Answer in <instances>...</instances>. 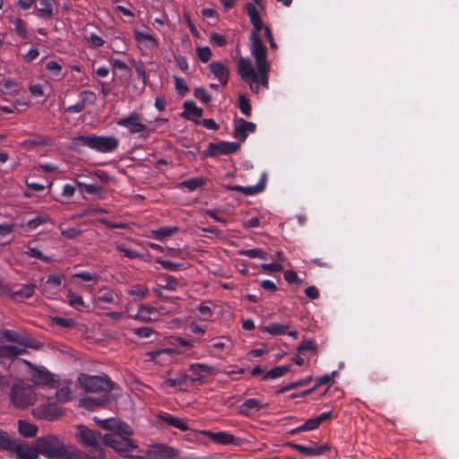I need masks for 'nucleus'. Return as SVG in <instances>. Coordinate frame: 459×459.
<instances>
[{"instance_id":"nucleus-61","label":"nucleus","mask_w":459,"mask_h":459,"mask_svg":"<svg viewBox=\"0 0 459 459\" xmlns=\"http://www.w3.org/2000/svg\"><path fill=\"white\" fill-rule=\"evenodd\" d=\"M284 279L289 283L301 284L303 282L302 280L298 277L297 273L292 270H288L284 273Z\"/></svg>"},{"instance_id":"nucleus-54","label":"nucleus","mask_w":459,"mask_h":459,"mask_svg":"<svg viewBox=\"0 0 459 459\" xmlns=\"http://www.w3.org/2000/svg\"><path fill=\"white\" fill-rule=\"evenodd\" d=\"M196 55L201 62L206 63L212 56V51L208 47H198L196 48Z\"/></svg>"},{"instance_id":"nucleus-51","label":"nucleus","mask_w":459,"mask_h":459,"mask_svg":"<svg viewBox=\"0 0 459 459\" xmlns=\"http://www.w3.org/2000/svg\"><path fill=\"white\" fill-rule=\"evenodd\" d=\"M134 333L141 339L150 338L152 334L155 333V331L149 326H143L139 328L133 329Z\"/></svg>"},{"instance_id":"nucleus-29","label":"nucleus","mask_w":459,"mask_h":459,"mask_svg":"<svg viewBox=\"0 0 459 459\" xmlns=\"http://www.w3.org/2000/svg\"><path fill=\"white\" fill-rule=\"evenodd\" d=\"M18 429L20 434L25 437H32L37 435L38 428L26 420H19Z\"/></svg>"},{"instance_id":"nucleus-19","label":"nucleus","mask_w":459,"mask_h":459,"mask_svg":"<svg viewBox=\"0 0 459 459\" xmlns=\"http://www.w3.org/2000/svg\"><path fill=\"white\" fill-rule=\"evenodd\" d=\"M35 415L42 420H54L62 415L61 411L53 404L40 405L35 410Z\"/></svg>"},{"instance_id":"nucleus-31","label":"nucleus","mask_w":459,"mask_h":459,"mask_svg":"<svg viewBox=\"0 0 459 459\" xmlns=\"http://www.w3.org/2000/svg\"><path fill=\"white\" fill-rule=\"evenodd\" d=\"M25 352L24 349L18 348L13 345L0 346V359L1 358H15L20 354Z\"/></svg>"},{"instance_id":"nucleus-56","label":"nucleus","mask_w":459,"mask_h":459,"mask_svg":"<svg viewBox=\"0 0 459 459\" xmlns=\"http://www.w3.org/2000/svg\"><path fill=\"white\" fill-rule=\"evenodd\" d=\"M80 97L85 106L87 104H94L97 100L96 94L91 91H82L80 93Z\"/></svg>"},{"instance_id":"nucleus-33","label":"nucleus","mask_w":459,"mask_h":459,"mask_svg":"<svg viewBox=\"0 0 459 459\" xmlns=\"http://www.w3.org/2000/svg\"><path fill=\"white\" fill-rule=\"evenodd\" d=\"M266 176L263 174L259 182L255 186H243L242 193L246 195H253L264 191L265 187Z\"/></svg>"},{"instance_id":"nucleus-52","label":"nucleus","mask_w":459,"mask_h":459,"mask_svg":"<svg viewBox=\"0 0 459 459\" xmlns=\"http://www.w3.org/2000/svg\"><path fill=\"white\" fill-rule=\"evenodd\" d=\"M26 254L30 257H36L44 262L52 261L51 257L43 255V253L38 247H29Z\"/></svg>"},{"instance_id":"nucleus-39","label":"nucleus","mask_w":459,"mask_h":459,"mask_svg":"<svg viewBox=\"0 0 459 459\" xmlns=\"http://www.w3.org/2000/svg\"><path fill=\"white\" fill-rule=\"evenodd\" d=\"M289 325L274 323L268 326H264L262 329V332L268 333L273 335L283 334L287 333Z\"/></svg>"},{"instance_id":"nucleus-11","label":"nucleus","mask_w":459,"mask_h":459,"mask_svg":"<svg viewBox=\"0 0 459 459\" xmlns=\"http://www.w3.org/2000/svg\"><path fill=\"white\" fill-rule=\"evenodd\" d=\"M250 41V51L255 60L256 67L260 65L269 64L266 60V48L264 46L256 31L251 32Z\"/></svg>"},{"instance_id":"nucleus-4","label":"nucleus","mask_w":459,"mask_h":459,"mask_svg":"<svg viewBox=\"0 0 459 459\" xmlns=\"http://www.w3.org/2000/svg\"><path fill=\"white\" fill-rule=\"evenodd\" d=\"M39 453L49 458L66 459L73 446H65L63 440L55 435L38 437L35 441Z\"/></svg>"},{"instance_id":"nucleus-57","label":"nucleus","mask_w":459,"mask_h":459,"mask_svg":"<svg viewBox=\"0 0 459 459\" xmlns=\"http://www.w3.org/2000/svg\"><path fill=\"white\" fill-rule=\"evenodd\" d=\"M246 10H247V15L250 19V22L260 18L259 11L257 9V4H255L253 3H248L246 4Z\"/></svg>"},{"instance_id":"nucleus-44","label":"nucleus","mask_w":459,"mask_h":459,"mask_svg":"<svg viewBox=\"0 0 459 459\" xmlns=\"http://www.w3.org/2000/svg\"><path fill=\"white\" fill-rule=\"evenodd\" d=\"M14 438L11 437L10 435L0 429V448L3 450L11 449L13 446Z\"/></svg>"},{"instance_id":"nucleus-18","label":"nucleus","mask_w":459,"mask_h":459,"mask_svg":"<svg viewBox=\"0 0 459 459\" xmlns=\"http://www.w3.org/2000/svg\"><path fill=\"white\" fill-rule=\"evenodd\" d=\"M39 5L35 8V14L41 19H50L55 14L56 3L55 0H38Z\"/></svg>"},{"instance_id":"nucleus-10","label":"nucleus","mask_w":459,"mask_h":459,"mask_svg":"<svg viewBox=\"0 0 459 459\" xmlns=\"http://www.w3.org/2000/svg\"><path fill=\"white\" fill-rule=\"evenodd\" d=\"M240 147V143L233 142H219L210 143L207 149L204 151L205 157H214L221 154H230L238 151Z\"/></svg>"},{"instance_id":"nucleus-53","label":"nucleus","mask_w":459,"mask_h":459,"mask_svg":"<svg viewBox=\"0 0 459 459\" xmlns=\"http://www.w3.org/2000/svg\"><path fill=\"white\" fill-rule=\"evenodd\" d=\"M52 321L58 326L63 328H72L75 325V321L72 318H64L60 316H55Z\"/></svg>"},{"instance_id":"nucleus-8","label":"nucleus","mask_w":459,"mask_h":459,"mask_svg":"<svg viewBox=\"0 0 459 459\" xmlns=\"http://www.w3.org/2000/svg\"><path fill=\"white\" fill-rule=\"evenodd\" d=\"M26 364L30 368V380L36 385L57 388L60 386L59 380L43 366H34L30 361Z\"/></svg>"},{"instance_id":"nucleus-5","label":"nucleus","mask_w":459,"mask_h":459,"mask_svg":"<svg viewBox=\"0 0 459 459\" xmlns=\"http://www.w3.org/2000/svg\"><path fill=\"white\" fill-rule=\"evenodd\" d=\"M11 402L20 409L33 405L37 401V394L32 385L19 382L12 386Z\"/></svg>"},{"instance_id":"nucleus-47","label":"nucleus","mask_w":459,"mask_h":459,"mask_svg":"<svg viewBox=\"0 0 459 459\" xmlns=\"http://www.w3.org/2000/svg\"><path fill=\"white\" fill-rule=\"evenodd\" d=\"M194 96L204 104H209L212 100V95L204 87L195 88Z\"/></svg>"},{"instance_id":"nucleus-17","label":"nucleus","mask_w":459,"mask_h":459,"mask_svg":"<svg viewBox=\"0 0 459 459\" xmlns=\"http://www.w3.org/2000/svg\"><path fill=\"white\" fill-rule=\"evenodd\" d=\"M9 450L13 451L19 459H38L39 454H40L37 446L36 448H32L28 446H23L18 443L15 438L13 447Z\"/></svg>"},{"instance_id":"nucleus-34","label":"nucleus","mask_w":459,"mask_h":459,"mask_svg":"<svg viewBox=\"0 0 459 459\" xmlns=\"http://www.w3.org/2000/svg\"><path fill=\"white\" fill-rule=\"evenodd\" d=\"M178 231V227H160V229L152 231V236L158 240H164Z\"/></svg>"},{"instance_id":"nucleus-2","label":"nucleus","mask_w":459,"mask_h":459,"mask_svg":"<svg viewBox=\"0 0 459 459\" xmlns=\"http://www.w3.org/2000/svg\"><path fill=\"white\" fill-rule=\"evenodd\" d=\"M119 140L113 135H79L72 138V149L78 151L82 147H88L99 152L108 153L116 151L118 147Z\"/></svg>"},{"instance_id":"nucleus-59","label":"nucleus","mask_w":459,"mask_h":459,"mask_svg":"<svg viewBox=\"0 0 459 459\" xmlns=\"http://www.w3.org/2000/svg\"><path fill=\"white\" fill-rule=\"evenodd\" d=\"M337 375H338L337 371H333L330 375L325 374L324 376L317 377L316 379V385H314V387H316V389L318 386L332 381L333 379V377H336Z\"/></svg>"},{"instance_id":"nucleus-14","label":"nucleus","mask_w":459,"mask_h":459,"mask_svg":"<svg viewBox=\"0 0 459 459\" xmlns=\"http://www.w3.org/2000/svg\"><path fill=\"white\" fill-rule=\"evenodd\" d=\"M285 446H290L307 456L321 455L330 449V446L326 444H325V445L314 444L312 446H303V445L296 444L293 442H287L285 444Z\"/></svg>"},{"instance_id":"nucleus-16","label":"nucleus","mask_w":459,"mask_h":459,"mask_svg":"<svg viewBox=\"0 0 459 459\" xmlns=\"http://www.w3.org/2000/svg\"><path fill=\"white\" fill-rule=\"evenodd\" d=\"M149 454L153 459H172L177 456L176 449L163 444L150 446Z\"/></svg>"},{"instance_id":"nucleus-62","label":"nucleus","mask_w":459,"mask_h":459,"mask_svg":"<svg viewBox=\"0 0 459 459\" xmlns=\"http://www.w3.org/2000/svg\"><path fill=\"white\" fill-rule=\"evenodd\" d=\"M82 230L78 228H66L61 230V235L66 238H74L80 236Z\"/></svg>"},{"instance_id":"nucleus-64","label":"nucleus","mask_w":459,"mask_h":459,"mask_svg":"<svg viewBox=\"0 0 459 459\" xmlns=\"http://www.w3.org/2000/svg\"><path fill=\"white\" fill-rule=\"evenodd\" d=\"M158 263L160 264L163 268L170 271H176L180 268H183L182 264L173 263L169 260H158Z\"/></svg>"},{"instance_id":"nucleus-50","label":"nucleus","mask_w":459,"mask_h":459,"mask_svg":"<svg viewBox=\"0 0 459 459\" xmlns=\"http://www.w3.org/2000/svg\"><path fill=\"white\" fill-rule=\"evenodd\" d=\"M48 221H49V217L48 215H39L31 220H30L28 222H27V226L30 229V230H35L37 229L39 226L42 225V224H45L47 223Z\"/></svg>"},{"instance_id":"nucleus-6","label":"nucleus","mask_w":459,"mask_h":459,"mask_svg":"<svg viewBox=\"0 0 459 459\" xmlns=\"http://www.w3.org/2000/svg\"><path fill=\"white\" fill-rule=\"evenodd\" d=\"M79 385L86 392H109L113 389V382L108 375L91 376L81 373L77 377Z\"/></svg>"},{"instance_id":"nucleus-27","label":"nucleus","mask_w":459,"mask_h":459,"mask_svg":"<svg viewBox=\"0 0 459 459\" xmlns=\"http://www.w3.org/2000/svg\"><path fill=\"white\" fill-rule=\"evenodd\" d=\"M189 377L186 373H178L175 377L167 378L161 384V388L168 389L170 387H177L185 385Z\"/></svg>"},{"instance_id":"nucleus-24","label":"nucleus","mask_w":459,"mask_h":459,"mask_svg":"<svg viewBox=\"0 0 459 459\" xmlns=\"http://www.w3.org/2000/svg\"><path fill=\"white\" fill-rule=\"evenodd\" d=\"M134 39L147 48H154L158 47V40L150 33L134 30Z\"/></svg>"},{"instance_id":"nucleus-32","label":"nucleus","mask_w":459,"mask_h":459,"mask_svg":"<svg viewBox=\"0 0 459 459\" xmlns=\"http://www.w3.org/2000/svg\"><path fill=\"white\" fill-rule=\"evenodd\" d=\"M36 285L33 283L24 284L19 290L13 291L12 297L13 299H28L33 296Z\"/></svg>"},{"instance_id":"nucleus-13","label":"nucleus","mask_w":459,"mask_h":459,"mask_svg":"<svg viewBox=\"0 0 459 459\" xmlns=\"http://www.w3.org/2000/svg\"><path fill=\"white\" fill-rule=\"evenodd\" d=\"M0 341L15 342L25 347H36V342L34 340L29 339L21 333L9 329H4L0 331Z\"/></svg>"},{"instance_id":"nucleus-37","label":"nucleus","mask_w":459,"mask_h":459,"mask_svg":"<svg viewBox=\"0 0 459 459\" xmlns=\"http://www.w3.org/2000/svg\"><path fill=\"white\" fill-rule=\"evenodd\" d=\"M14 26L15 33L22 39H28L29 34L27 30L26 22L21 18H13L11 20Z\"/></svg>"},{"instance_id":"nucleus-55","label":"nucleus","mask_w":459,"mask_h":459,"mask_svg":"<svg viewBox=\"0 0 459 459\" xmlns=\"http://www.w3.org/2000/svg\"><path fill=\"white\" fill-rule=\"evenodd\" d=\"M173 79L175 81L176 90L181 96H184L188 91V87L185 79L176 75L173 76Z\"/></svg>"},{"instance_id":"nucleus-43","label":"nucleus","mask_w":459,"mask_h":459,"mask_svg":"<svg viewBox=\"0 0 459 459\" xmlns=\"http://www.w3.org/2000/svg\"><path fill=\"white\" fill-rule=\"evenodd\" d=\"M238 100V108H239L240 111L245 116L249 117L251 116V105H250L249 100L244 94H239Z\"/></svg>"},{"instance_id":"nucleus-3","label":"nucleus","mask_w":459,"mask_h":459,"mask_svg":"<svg viewBox=\"0 0 459 459\" xmlns=\"http://www.w3.org/2000/svg\"><path fill=\"white\" fill-rule=\"evenodd\" d=\"M76 439L95 459H104V435L100 431H94L84 425L76 427Z\"/></svg>"},{"instance_id":"nucleus-63","label":"nucleus","mask_w":459,"mask_h":459,"mask_svg":"<svg viewBox=\"0 0 459 459\" xmlns=\"http://www.w3.org/2000/svg\"><path fill=\"white\" fill-rule=\"evenodd\" d=\"M74 277L80 278V279H82V281H97L99 280V275L98 274H93V273H91L90 272H87V271H83V272L75 273L74 275Z\"/></svg>"},{"instance_id":"nucleus-49","label":"nucleus","mask_w":459,"mask_h":459,"mask_svg":"<svg viewBox=\"0 0 459 459\" xmlns=\"http://www.w3.org/2000/svg\"><path fill=\"white\" fill-rule=\"evenodd\" d=\"M312 380V377H307L304 379H301V380H299V381H296V382H292V383H290L284 386H282L279 391L278 393L279 394H282V393H285L289 390H291L293 388H296V387H299V386H302L304 385H306L307 383L310 382Z\"/></svg>"},{"instance_id":"nucleus-46","label":"nucleus","mask_w":459,"mask_h":459,"mask_svg":"<svg viewBox=\"0 0 459 459\" xmlns=\"http://www.w3.org/2000/svg\"><path fill=\"white\" fill-rule=\"evenodd\" d=\"M107 399L104 398H85L82 401V405L89 410H94L105 404Z\"/></svg>"},{"instance_id":"nucleus-60","label":"nucleus","mask_w":459,"mask_h":459,"mask_svg":"<svg viewBox=\"0 0 459 459\" xmlns=\"http://www.w3.org/2000/svg\"><path fill=\"white\" fill-rule=\"evenodd\" d=\"M299 352L311 351L316 352V346L312 340H304L297 348Z\"/></svg>"},{"instance_id":"nucleus-35","label":"nucleus","mask_w":459,"mask_h":459,"mask_svg":"<svg viewBox=\"0 0 459 459\" xmlns=\"http://www.w3.org/2000/svg\"><path fill=\"white\" fill-rule=\"evenodd\" d=\"M205 184L202 178H191L179 183L180 187H185L189 191H195V189L203 186Z\"/></svg>"},{"instance_id":"nucleus-23","label":"nucleus","mask_w":459,"mask_h":459,"mask_svg":"<svg viewBox=\"0 0 459 459\" xmlns=\"http://www.w3.org/2000/svg\"><path fill=\"white\" fill-rule=\"evenodd\" d=\"M262 407L263 406L258 400L255 398H250L246 400L242 404L239 405L238 411L242 415L250 416L253 413L259 411Z\"/></svg>"},{"instance_id":"nucleus-36","label":"nucleus","mask_w":459,"mask_h":459,"mask_svg":"<svg viewBox=\"0 0 459 459\" xmlns=\"http://www.w3.org/2000/svg\"><path fill=\"white\" fill-rule=\"evenodd\" d=\"M67 297L69 305L71 307L76 308L77 310H82V308L85 307V304L82 295L69 290Z\"/></svg>"},{"instance_id":"nucleus-7","label":"nucleus","mask_w":459,"mask_h":459,"mask_svg":"<svg viewBox=\"0 0 459 459\" xmlns=\"http://www.w3.org/2000/svg\"><path fill=\"white\" fill-rule=\"evenodd\" d=\"M117 125L126 128L131 134H143V139L148 138L154 131L143 124L141 116L136 112H132L128 116L119 118Z\"/></svg>"},{"instance_id":"nucleus-20","label":"nucleus","mask_w":459,"mask_h":459,"mask_svg":"<svg viewBox=\"0 0 459 459\" xmlns=\"http://www.w3.org/2000/svg\"><path fill=\"white\" fill-rule=\"evenodd\" d=\"M212 74L219 80L222 86H226L230 77V70L223 63L213 61L209 65Z\"/></svg>"},{"instance_id":"nucleus-48","label":"nucleus","mask_w":459,"mask_h":459,"mask_svg":"<svg viewBox=\"0 0 459 459\" xmlns=\"http://www.w3.org/2000/svg\"><path fill=\"white\" fill-rule=\"evenodd\" d=\"M240 254L250 258L266 259L267 254L261 248L247 249L240 252Z\"/></svg>"},{"instance_id":"nucleus-38","label":"nucleus","mask_w":459,"mask_h":459,"mask_svg":"<svg viewBox=\"0 0 459 459\" xmlns=\"http://www.w3.org/2000/svg\"><path fill=\"white\" fill-rule=\"evenodd\" d=\"M56 389L55 397L58 403H65L72 400L73 394L69 387L64 386L59 388L58 386Z\"/></svg>"},{"instance_id":"nucleus-9","label":"nucleus","mask_w":459,"mask_h":459,"mask_svg":"<svg viewBox=\"0 0 459 459\" xmlns=\"http://www.w3.org/2000/svg\"><path fill=\"white\" fill-rule=\"evenodd\" d=\"M104 446L112 447L117 452H130L137 448L135 442L128 437H122L114 434H105Z\"/></svg>"},{"instance_id":"nucleus-25","label":"nucleus","mask_w":459,"mask_h":459,"mask_svg":"<svg viewBox=\"0 0 459 459\" xmlns=\"http://www.w3.org/2000/svg\"><path fill=\"white\" fill-rule=\"evenodd\" d=\"M76 184L82 193L93 195L97 198H102L104 190L102 186L96 184H86L76 180Z\"/></svg>"},{"instance_id":"nucleus-22","label":"nucleus","mask_w":459,"mask_h":459,"mask_svg":"<svg viewBox=\"0 0 459 459\" xmlns=\"http://www.w3.org/2000/svg\"><path fill=\"white\" fill-rule=\"evenodd\" d=\"M159 419L169 426H172L181 431L188 430L189 426L180 418L173 416L169 413L164 412L159 414Z\"/></svg>"},{"instance_id":"nucleus-26","label":"nucleus","mask_w":459,"mask_h":459,"mask_svg":"<svg viewBox=\"0 0 459 459\" xmlns=\"http://www.w3.org/2000/svg\"><path fill=\"white\" fill-rule=\"evenodd\" d=\"M22 84L11 79H4L0 82V91L3 94L17 95Z\"/></svg>"},{"instance_id":"nucleus-45","label":"nucleus","mask_w":459,"mask_h":459,"mask_svg":"<svg viewBox=\"0 0 459 459\" xmlns=\"http://www.w3.org/2000/svg\"><path fill=\"white\" fill-rule=\"evenodd\" d=\"M162 281L163 282L160 284V287L169 290H176L178 286L177 278L171 275L163 276Z\"/></svg>"},{"instance_id":"nucleus-15","label":"nucleus","mask_w":459,"mask_h":459,"mask_svg":"<svg viewBox=\"0 0 459 459\" xmlns=\"http://www.w3.org/2000/svg\"><path fill=\"white\" fill-rule=\"evenodd\" d=\"M255 128L256 126L253 122L239 118L234 126L233 136L238 140L239 143H242L246 140L247 134L254 133Z\"/></svg>"},{"instance_id":"nucleus-1","label":"nucleus","mask_w":459,"mask_h":459,"mask_svg":"<svg viewBox=\"0 0 459 459\" xmlns=\"http://www.w3.org/2000/svg\"><path fill=\"white\" fill-rule=\"evenodd\" d=\"M256 68L257 73L249 58L240 56L238 60V74L255 93H258L259 84L266 89L269 87L268 73L270 65H260Z\"/></svg>"},{"instance_id":"nucleus-40","label":"nucleus","mask_w":459,"mask_h":459,"mask_svg":"<svg viewBox=\"0 0 459 459\" xmlns=\"http://www.w3.org/2000/svg\"><path fill=\"white\" fill-rule=\"evenodd\" d=\"M148 291L149 290L146 286L136 284L131 287V289L128 290V293L134 297L135 299L141 300L146 297Z\"/></svg>"},{"instance_id":"nucleus-30","label":"nucleus","mask_w":459,"mask_h":459,"mask_svg":"<svg viewBox=\"0 0 459 459\" xmlns=\"http://www.w3.org/2000/svg\"><path fill=\"white\" fill-rule=\"evenodd\" d=\"M290 370V367L289 365L274 367L263 376V380L278 378L287 374Z\"/></svg>"},{"instance_id":"nucleus-58","label":"nucleus","mask_w":459,"mask_h":459,"mask_svg":"<svg viewBox=\"0 0 459 459\" xmlns=\"http://www.w3.org/2000/svg\"><path fill=\"white\" fill-rule=\"evenodd\" d=\"M164 353L169 354V355H173L175 353V350H173L171 348L155 350V351H149L147 353V355L150 357V359L152 360H158V358L161 354H164Z\"/></svg>"},{"instance_id":"nucleus-21","label":"nucleus","mask_w":459,"mask_h":459,"mask_svg":"<svg viewBox=\"0 0 459 459\" xmlns=\"http://www.w3.org/2000/svg\"><path fill=\"white\" fill-rule=\"evenodd\" d=\"M184 111L181 116L186 119L193 120L196 125L200 124V117L203 109L198 108L193 100H186L183 104Z\"/></svg>"},{"instance_id":"nucleus-28","label":"nucleus","mask_w":459,"mask_h":459,"mask_svg":"<svg viewBox=\"0 0 459 459\" xmlns=\"http://www.w3.org/2000/svg\"><path fill=\"white\" fill-rule=\"evenodd\" d=\"M117 293L110 289H101L99 291L98 300L108 304H117L118 302Z\"/></svg>"},{"instance_id":"nucleus-42","label":"nucleus","mask_w":459,"mask_h":459,"mask_svg":"<svg viewBox=\"0 0 459 459\" xmlns=\"http://www.w3.org/2000/svg\"><path fill=\"white\" fill-rule=\"evenodd\" d=\"M112 434L129 437L134 434V431L128 424L118 420L117 427L115 428V430Z\"/></svg>"},{"instance_id":"nucleus-12","label":"nucleus","mask_w":459,"mask_h":459,"mask_svg":"<svg viewBox=\"0 0 459 459\" xmlns=\"http://www.w3.org/2000/svg\"><path fill=\"white\" fill-rule=\"evenodd\" d=\"M203 435L207 437L213 443L228 446V445H235L239 446L243 439L240 437H235L233 434L226 432V431H218L212 432L209 430H204Z\"/></svg>"},{"instance_id":"nucleus-41","label":"nucleus","mask_w":459,"mask_h":459,"mask_svg":"<svg viewBox=\"0 0 459 459\" xmlns=\"http://www.w3.org/2000/svg\"><path fill=\"white\" fill-rule=\"evenodd\" d=\"M94 421L97 423L99 427L106 430H110L111 433L114 432L115 428L117 427V424L118 422V420L113 418L101 420L97 417H94Z\"/></svg>"}]
</instances>
